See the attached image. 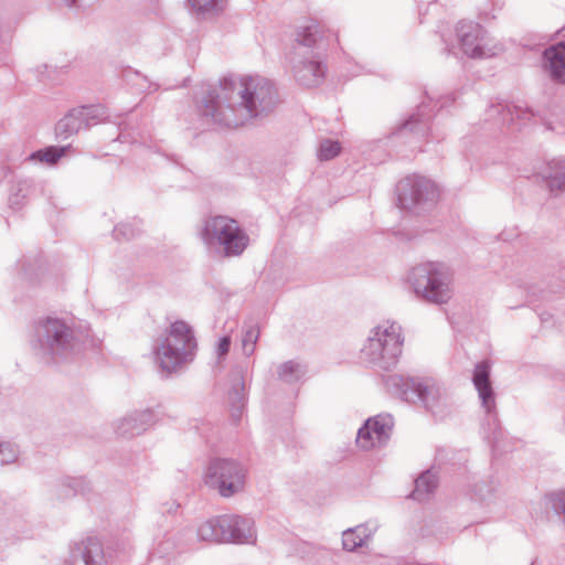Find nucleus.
Wrapping results in <instances>:
<instances>
[{
	"label": "nucleus",
	"instance_id": "nucleus-38",
	"mask_svg": "<svg viewBox=\"0 0 565 565\" xmlns=\"http://www.w3.org/2000/svg\"><path fill=\"white\" fill-rule=\"evenodd\" d=\"M178 508H179V505H175V504L173 503V504H171L169 508H167V509L164 510V512L171 513V512L175 511Z\"/></svg>",
	"mask_w": 565,
	"mask_h": 565
},
{
	"label": "nucleus",
	"instance_id": "nucleus-14",
	"mask_svg": "<svg viewBox=\"0 0 565 565\" xmlns=\"http://www.w3.org/2000/svg\"><path fill=\"white\" fill-rule=\"evenodd\" d=\"M472 382L478 392L482 408L489 416L495 417V396L490 382V365L488 362L483 361L476 365Z\"/></svg>",
	"mask_w": 565,
	"mask_h": 565
},
{
	"label": "nucleus",
	"instance_id": "nucleus-7",
	"mask_svg": "<svg viewBox=\"0 0 565 565\" xmlns=\"http://www.w3.org/2000/svg\"><path fill=\"white\" fill-rule=\"evenodd\" d=\"M386 386L406 402H422L434 415H441L446 405L445 393L440 385L431 380H414L399 374L387 376Z\"/></svg>",
	"mask_w": 565,
	"mask_h": 565
},
{
	"label": "nucleus",
	"instance_id": "nucleus-2",
	"mask_svg": "<svg viewBox=\"0 0 565 565\" xmlns=\"http://www.w3.org/2000/svg\"><path fill=\"white\" fill-rule=\"evenodd\" d=\"M331 39L337 42V33L318 21L310 20L299 26L290 62L294 76L300 85L313 87L321 83L326 73L321 51L330 45Z\"/></svg>",
	"mask_w": 565,
	"mask_h": 565
},
{
	"label": "nucleus",
	"instance_id": "nucleus-10",
	"mask_svg": "<svg viewBox=\"0 0 565 565\" xmlns=\"http://www.w3.org/2000/svg\"><path fill=\"white\" fill-rule=\"evenodd\" d=\"M457 38L463 53L472 58L498 55L502 46L493 43L483 28L475 22L461 21L457 25Z\"/></svg>",
	"mask_w": 565,
	"mask_h": 565
},
{
	"label": "nucleus",
	"instance_id": "nucleus-32",
	"mask_svg": "<svg viewBox=\"0 0 565 565\" xmlns=\"http://www.w3.org/2000/svg\"><path fill=\"white\" fill-rule=\"evenodd\" d=\"M18 451L8 443H0V466L14 462Z\"/></svg>",
	"mask_w": 565,
	"mask_h": 565
},
{
	"label": "nucleus",
	"instance_id": "nucleus-24",
	"mask_svg": "<svg viewBox=\"0 0 565 565\" xmlns=\"http://www.w3.org/2000/svg\"><path fill=\"white\" fill-rule=\"evenodd\" d=\"M68 146H49L30 154V160H38L49 164H55L66 152Z\"/></svg>",
	"mask_w": 565,
	"mask_h": 565
},
{
	"label": "nucleus",
	"instance_id": "nucleus-6",
	"mask_svg": "<svg viewBox=\"0 0 565 565\" xmlns=\"http://www.w3.org/2000/svg\"><path fill=\"white\" fill-rule=\"evenodd\" d=\"M403 343L402 327L394 321H384L372 329L361 354L369 363L388 370L396 365Z\"/></svg>",
	"mask_w": 565,
	"mask_h": 565
},
{
	"label": "nucleus",
	"instance_id": "nucleus-19",
	"mask_svg": "<svg viewBox=\"0 0 565 565\" xmlns=\"http://www.w3.org/2000/svg\"><path fill=\"white\" fill-rule=\"evenodd\" d=\"M191 12L200 19H213L222 14L227 0H186Z\"/></svg>",
	"mask_w": 565,
	"mask_h": 565
},
{
	"label": "nucleus",
	"instance_id": "nucleus-40",
	"mask_svg": "<svg viewBox=\"0 0 565 565\" xmlns=\"http://www.w3.org/2000/svg\"><path fill=\"white\" fill-rule=\"evenodd\" d=\"M127 556H129V551H124V552H122V557H121V558H125V557H127Z\"/></svg>",
	"mask_w": 565,
	"mask_h": 565
},
{
	"label": "nucleus",
	"instance_id": "nucleus-17",
	"mask_svg": "<svg viewBox=\"0 0 565 565\" xmlns=\"http://www.w3.org/2000/svg\"><path fill=\"white\" fill-rule=\"evenodd\" d=\"M228 522L225 515L204 521L198 527V537L204 542L225 543V527L230 526Z\"/></svg>",
	"mask_w": 565,
	"mask_h": 565
},
{
	"label": "nucleus",
	"instance_id": "nucleus-26",
	"mask_svg": "<svg viewBox=\"0 0 565 565\" xmlns=\"http://www.w3.org/2000/svg\"><path fill=\"white\" fill-rule=\"evenodd\" d=\"M356 444L361 449H364V450L380 447L377 441L374 439V434L372 431V424L370 423L369 419L358 430Z\"/></svg>",
	"mask_w": 565,
	"mask_h": 565
},
{
	"label": "nucleus",
	"instance_id": "nucleus-31",
	"mask_svg": "<svg viewBox=\"0 0 565 565\" xmlns=\"http://www.w3.org/2000/svg\"><path fill=\"white\" fill-rule=\"evenodd\" d=\"M138 429V422L134 417H125L117 425V433L122 437L134 436Z\"/></svg>",
	"mask_w": 565,
	"mask_h": 565
},
{
	"label": "nucleus",
	"instance_id": "nucleus-34",
	"mask_svg": "<svg viewBox=\"0 0 565 565\" xmlns=\"http://www.w3.org/2000/svg\"><path fill=\"white\" fill-rule=\"evenodd\" d=\"M425 108L426 106H422L420 114L411 116L409 119L404 124L403 130L413 131L418 124L425 125L422 120V117L429 118V115L424 113Z\"/></svg>",
	"mask_w": 565,
	"mask_h": 565
},
{
	"label": "nucleus",
	"instance_id": "nucleus-1",
	"mask_svg": "<svg viewBox=\"0 0 565 565\" xmlns=\"http://www.w3.org/2000/svg\"><path fill=\"white\" fill-rule=\"evenodd\" d=\"M278 104L275 85L259 75L223 77L198 108L204 126L237 128L263 118Z\"/></svg>",
	"mask_w": 565,
	"mask_h": 565
},
{
	"label": "nucleus",
	"instance_id": "nucleus-23",
	"mask_svg": "<svg viewBox=\"0 0 565 565\" xmlns=\"http://www.w3.org/2000/svg\"><path fill=\"white\" fill-rule=\"evenodd\" d=\"M551 192L562 191L565 188V162L552 161L544 172Z\"/></svg>",
	"mask_w": 565,
	"mask_h": 565
},
{
	"label": "nucleus",
	"instance_id": "nucleus-29",
	"mask_svg": "<svg viewBox=\"0 0 565 565\" xmlns=\"http://www.w3.org/2000/svg\"><path fill=\"white\" fill-rule=\"evenodd\" d=\"M137 227L130 222H122L115 226L114 238L118 242L129 241L136 235Z\"/></svg>",
	"mask_w": 565,
	"mask_h": 565
},
{
	"label": "nucleus",
	"instance_id": "nucleus-39",
	"mask_svg": "<svg viewBox=\"0 0 565 565\" xmlns=\"http://www.w3.org/2000/svg\"><path fill=\"white\" fill-rule=\"evenodd\" d=\"M67 7H73L76 4V0H64Z\"/></svg>",
	"mask_w": 565,
	"mask_h": 565
},
{
	"label": "nucleus",
	"instance_id": "nucleus-37",
	"mask_svg": "<svg viewBox=\"0 0 565 565\" xmlns=\"http://www.w3.org/2000/svg\"><path fill=\"white\" fill-rule=\"evenodd\" d=\"M551 129L555 130L557 134H565V125L563 124H556L554 126H551Z\"/></svg>",
	"mask_w": 565,
	"mask_h": 565
},
{
	"label": "nucleus",
	"instance_id": "nucleus-21",
	"mask_svg": "<svg viewBox=\"0 0 565 565\" xmlns=\"http://www.w3.org/2000/svg\"><path fill=\"white\" fill-rule=\"evenodd\" d=\"M437 486L438 480L436 475L427 470L415 480V489L412 492V498L417 501H425L436 490Z\"/></svg>",
	"mask_w": 565,
	"mask_h": 565
},
{
	"label": "nucleus",
	"instance_id": "nucleus-22",
	"mask_svg": "<svg viewBox=\"0 0 565 565\" xmlns=\"http://www.w3.org/2000/svg\"><path fill=\"white\" fill-rule=\"evenodd\" d=\"M372 424V431L374 434V439L377 441L379 446H383L390 439L394 420L393 417L388 414L376 415L372 418H369Z\"/></svg>",
	"mask_w": 565,
	"mask_h": 565
},
{
	"label": "nucleus",
	"instance_id": "nucleus-35",
	"mask_svg": "<svg viewBox=\"0 0 565 565\" xmlns=\"http://www.w3.org/2000/svg\"><path fill=\"white\" fill-rule=\"evenodd\" d=\"M162 413L159 409H147L143 411V426H153L156 423L161 420Z\"/></svg>",
	"mask_w": 565,
	"mask_h": 565
},
{
	"label": "nucleus",
	"instance_id": "nucleus-28",
	"mask_svg": "<svg viewBox=\"0 0 565 565\" xmlns=\"http://www.w3.org/2000/svg\"><path fill=\"white\" fill-rule=\"evenodd\" d=\"M340 151L341 145L339 141L324 139L319 145L317 156L320 161H328L335 158Z\"/></svg>",
	"mask_w": 565,
	"mask_h": 565
},
{
	"label": "nucleus",
	"instance_id": "nucleus-13",
	"mask_svg": "<svg viewBox=\"0 0 565 565\" xmlns=\"http://www.w3.org/2000/svg\"><path fill=\"white\" fill-rule=\"evenodd\" d=\"M73 557L79 556L85 565H107L113 561H120L119 556H114L106 552L102 542L97 537H86L75 544Z\"/></svg>",
	"mask_w": 565,
	"mask_h": 565
},
{
	"label": "nucleus",
	"instance_id": "nucleus-15",
	"mask_svg": "<svg viewBox=\"0 0 565 565\" xmlns=\"http://www.w3.org/2000/svg\"><path fill=\"white\" fill-rule=\"evenodd\" d=\"M230 523L225 527V543H246L252 544L256 540L254 521L241 515H225Z\"/></svg>",
	"mask_w": 565,
	"mask_h": 565
},
{
	"label": "nucleus",
	"instance_id": "nucleus-11",
	"mask_svg": "<svg viewBox=\"0 0 565 565\" xmlns=\"http://www.w3.org/2000/svg\"><path fill=\"white\" fill-rule=\"evenodd\" d=\"M438 195L435 182L422 175H408L397 184V199L402 209L413 210L422 203L434 202Z\"/></svg>",
	"mask_w": 565,
	"mask_h": 565
},
{
	"label": "nucleus",
	"instance_id": "nucleus-41",
	"mask_svg": "<svg viewBox=\"0 0 565 565\" xmlns=\"http://www.w3.org/2000/svg\"><path fill=\"white\" fill-rule=\"evenodd\" d=\"M149 89H150V92H152V90H156L157 88H156V86H153V87H149Z\"/></svg>",
	"mask_w": 565,
	"mask_h": 565
},
{
	"label": "nucleus",
	"instance_id": "nucleus-4",
	"mask_svg": "<svg viewBox=\"0 0 565 565\" xmlns=\"http://www.w3.org/2000/svg\"><path fill=\"white\" fill-rule=\"evenodd\" d=\"M200 235L206 249L220 257L239 256L249 244L248 235L238 223L223 215L206 218Z\"/></svg>",
	"mask_w": 565,
	"mask_h": 565
},
{
	"label": "nucleus",
	"instance_id": "nucleus-25",
	"mask_svg": "<svg viewBox=\"0 0 565 565\" xmlns=\"http://www.w3.org/2000/svg\"><path fill=\"white\" fill-rule=\"evenodd\" d=\"M305 375V367L295 361H287L278 369V376L286 383H294Z\"/></svg>",
	"mask_w": 565,
	"mask_h": 565
},
{
	"label": "nucleus",
	"instance_id": "nucleus-33",
	"mask_svg": "<svg viewBox=\"0 0 565 565\" xmlns=\"http://www.w3.org/2000/svg\"><path fill=\"white\" fill-rule=\"evenodd\" d=\"M550 501L553 509L565 518V491L552 493Z\"/></svg>",
	"mask_w": 565,
	"mask_h": 565
},
{
	"label": "nucleus",
	"instance_id": "nucleus-18",
	"mask_svg": "<svg viewBox=\"0 0 565 565\" xmlns=\"http://www.w3.org/2000/svg\"><path fill=\"white\" fill-rule=\"evenodd\" d=\"M39 193V188L31 179L18 180L12 186L9 205L13 210L22 209L31 199Z\"/></svg>",
	"mask_w": 565,
	"mask_h": 565
},
{
	"label": "nucleus",
	"instance_id": "nucleus-12",
	"mask_svg": "<svg viewBox=\"0 0 565 565\" xmlns=\"http://www.w3.org/2000/svg\"><path fill=\"white\" fill-rule=\"evenodd\" d=\"M103 116L98 106H81L70 110L55 126L57 138L67 139L82 129L97 125Z\"/></svg>",
	"mask_w": 565,
	"mask_h": 565
},
{
	"label": "nucleus",
	"instance_id": "nucleus-3",
	"mask_svg": "<svg viewBox=\"0 0 565 565\" xmlns=\"http://www.w3.org/2000/svg\"><path fill=\"white\" fill-rule=\"evenodd\" d=\"M198 342L190 324L178 320L171 323L168 335L154 348V362L162 375L169 376L191 363Z\"/></svg>",
	"mask_w": 565,
	"mask_h": 565
},
{
	"label": "nucleus",
	"instance_id": "nucleus-8",
	"mask_svg": "<svg viewBox=\"0 0 565 565\" xmlns=\"http://www.w3.org/2000/svg\"><path fill=\"white\" fill-rule=\"evenodd\" d=\"M36 337L42 355L54 363L72 358L77 344L73 330L57 318L39 323Z\"/></svg>",
	"mask_w": 565,
	"mask_h": 565
},
{
	"label": "nucleus",
	"instance_id": "nucleus-27",
	"mask_svg": "<svg viewBox=\"0 0 565 565\" xmlns=\"http://www.w3.org/2000/svg\"><path fill=\"white\" fill-rule=\"evenodd\" d=\"M260 331L257 326H249L245 329L242 338V349L246 356L254 353Z\"/></svg>",
	"mask_w": 565,
	"mask_h": 565
},
{
	"label": "nucleus",
	"instance_id": "nucleus-36",
	"mask_svg": "<svg viewBox=\"0 0 565 565\" xmlns=\"http://www.w3.org/2000/svg\"><path fill=\"white\" fill-rule=\"evenodd\" d=\"M230 347H231V337L230 335L222 337L218 340L216 350H215L217 359H223L228 353Z\"/></svg>",
	"mask_w": 565,
	"mask_h": 565
},
{
	"label": "nucleus",
	"instance_id": "nucleus-9",
	"mask_svg": "<svg viewBox=\"0 0 565 565\" xmlns=\"http://www.w3.org/2000/svg\"><path fill=\"white\" fill-rule=\"evenodd\" d=\"M245 468L235 460L214 459L205 472V483L228 498L243 490L245 484Z\"/></svg>",
	"mask_w": 565,
	"mask_h": 565
},
{
	"label": "nucleus",
	"instance_id": "nucleus-30",
	"mask_svg": "<svg viewBox=\"0 0 565 565\" xmlns=\"http://www.w3.org/2000/svg\"><path fill=\"white\" fill-rule=\"evenodd\" d=\"M67 482L63 483L64 493L62 494L64 498L76 493H84L86 488V481L83 478H67Z\"/></svg>",
	"mask_w": 565,
	"mask_h": 565
},
{
	"label": "nucleus",
	"instance_id": "nucleus-5",
	"mask_svg": "<svg viewBox=\"0 0 565 565\" xmlns=\"http://www.w3.org/2000/svg\"><path fill=\"white\" fill-rule=\"evenodd\" d=\"M408 282L415 295L434 305H446L454 296L452 274L437 262H426L412 268Z\"/></svg>",
	"mask_w": 565,
	"mask_h": 565
},
{
	"label": "nucleus",
	"instance_id": "nucleus-16",
	"mask_svg": "<svg viewBox=\"0 0 565 565\" xmlns=\"http://www.w3.org/2000/svg\"><path fill=\"white\" fill-rule=\"evenodd\" d=\"M544 67L552 79L565 84V42L550 46L544 51Z\"/></svg>",
	"mask_w": 565,
	"mask_h": 565
},
{
	"label": "nucleus",
	"instance_id": "nucleus-20",
	"mask_svg": "<svg viewBox=\"0 0 565 565\" xmlns=\"http://www.w3.org/2000/svg\"><path fill=\"white\" fill-rule=\"evenodd\" d=\"M373 530L367 524H360L353 529H348L342 534L343 548L353 552L372 536Z\"/></svg>",
	"mask_w": 565,
	"mask_h": 565
}]
</instances>
